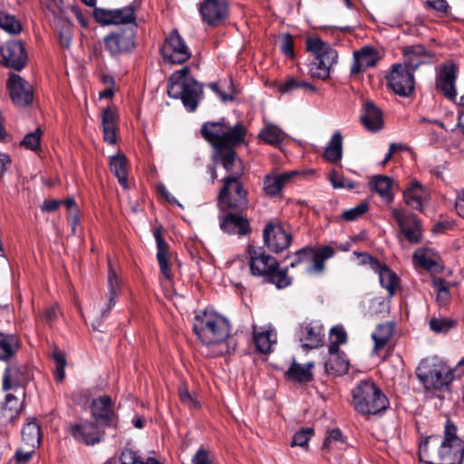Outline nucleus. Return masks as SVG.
Here are the masks:
<instances>
[{
    "instance_id": "nucleus-57",
    "label": "nucleus",
    "mask_w": 464,
    "mask_h": 464,
    "mask_svg": "<svg viewBox=\"0 0 464 464\" xmlns=\"http://www.w3.org/2000/svg\"><path fill=\"white\" fill-rule=\"evenodd\" d=\"M179 400L182 403L189 407L190 409H198L199 407V403L198 401L189 393L187 386L185 384L179 386Z\"/></svg>"
},
{
    "instance_id": "nucleus-26",
    "label": "nucleus",
    "mask_w": 464,
    "mask_h": 464,
    "mask_svg": "<svg viewBox=\"0 0 464 464\" xmlns=\"http://www.w3.org/2000/svg\"><path fill=\"white\" fill-rule=\"evenodd\" d=\"M361 122L370 131L381 130L382 127V111L372 102H366L361 116Z\"/></svg>"
},
{
    "instance_id": "nucleus-6",
    "label": "nucleus",
    "mask_w": 464,
    "mask_h": 464,
    "mask_svg": "<svg viewBox=\"0 0 464 464\" xmlns=\"http://www.w3.org/2000/svg\"><path fill=\"white\" fill-rule=\"evenodd\" d=\"M306 48L314 55L309 65L311 76L326 80L330 75L332 66L337 62V52L320 38L308 39Z\"/></svg>"
},
{
    "instance_id": "nucleus-32",
    "label": "nucleus",
    "mask_w": 464,
    "mask_h": 464,
    "mask_svg": "<svg viewBox=\"0 0 464 464\" xmlns=\"http://www.w3.org/2000/svg\"><path fill=\"white\" fill-rule=\"evenodd\" d=\"M108 303L106 308L101 312L102 318L107 317L111 309L115 305L116 299L121 293V285L117 277L116 272L112 269L111 263L109 262V272H108Z\"/></svg>"
},
{
    "instance_id": "nucleus-61",
    "label": "nucleus",
    "mask_w": 464,
    "mask_h": 464,
    "mask_svg": "<svg viewBox=\"0 0 464 464\" xmlns=\"http://www.w3.org/2000/svg\"><path fill=\"white\" fill-rule=\"evenodd\" d=\"M413 257L417 260L418 264L425 269L430 270L436 266V262L433 259L418 251L414 253Z\"/></svg>"
},
{
    "instance_id": "nucleus-13",
    "label": "nucleus",
    "mask_w": 464,
    "mask_h": 464,
    "mask_svg": "<svg viewBox=\"0 0 464 464\" xmlns=\"http://www.w3.org/2000/svg\"><path fill=\"white\" fill-rule=\"evenodd\" d=\"M388 86L398 95L408 97L414 90V76L402 64H394L387 76Z\"/></svg>"
},
{
    "instance_id": "nucleus-23",
    "label": "nucleus",
    "mask_w": 464,
    "mask_h": 464,
    "mask_svg": "<svg viewBox=\"0 0 464 464\" xmlns=\"http://www.w3.org/2000/svg\"><path fill=\"white\" fill-rule=\"evenodd\" d=\"M223 231L228 234L245 236L251 230L249 221L239 214L230 213L224 217L220 223Z\"/></svg>"
},
{
    "instance_id": "nucleus-3",
    "label": "nucleus",
    "mask_w": 464,
    "mask_h": 464,
    "mask_svg": "<svg viewBox=\"0 0 464 464\" xmlns=\"http://www.w3.org/2000/svg\"><path fill=\"white\" fill-rule=\"evenodd\" d=\"M193 330L198 339L215 350L214 356L228 353L231 326L228 320L214 311H204L194 318Z\"/></svg>"
},
{
    "instance_id": "nucleus-48",
    "label": "nucleus",
    "mask_w": 464,
    "mask_h": 464,
    "mask_svg": "<svg viewBox=\"0 0 464 464\" xmlns=\"http://www.w3.org/2000/svg\"><path fill=\"white\" fill-rule=\"evenodd\" d=\"M208 86L224 102L233 101L235 99V92L231 86V82L228 83L211 82Z\"/></svg>"
},
{
    "instance_id": "nucleus-5",
    "label": "nucleus",
    "mask_w": 464,
    "mask_h": 464,
    "mask_svg": "<svg viewBox=\"0 0 464 464\" xmlns=\"http://www.w3.org/2000/svg\"><path fill=\"white\" fill-rule=\"evenodd\" d=\"M352 404L362 415H377L390 405L388 397L372 380L361 381L352 391Z\"/></svg>"
},
{
    "instance_id": "nucleus-47",
    "label": "nucleus",
    "mask_w": 464,
    "mask_h": 464,
    "mask_svg": "<svg viewBox=\"0 0 464 464\" xmlns=\"http://www.w3.org/2000/svg\"><path fill=\"white\" fill-rule=\"evenodd\" d=\"M429 325L437 334H446L456 326V321L445 317H433L429 321Z\"/></svg>"
},
{
    "instance_id": "nucleus-16",
    "label": "nucleus",
    "mask_w": 464,
    "mask_h": 464,
    "mask_svg": "<svg viewBox=\"0 0 464 464\" xmlns=\"http://www.w3.org/2000/svg\"><path fill=\"white\" fill-rule=\"evenodd\" d=\"M92 415L97 424L117 428L118 417L113 411V401L110 396L103 395L92 401Z\"/></svg>"
},
{
    "instance_id": "nucleus-8",
    "label": "nucleus",
    "mask_w": 464,
    "mask_h": 464,
    "mask_svg": "<svg viewBox=\"0 0 464 464\" xmlns=\"http://www.w3.org/2000/svg\"><path fill=\"white\" fill-rule=\"evenodd\" d=\"M169 97L180 99L184 107L190 112L196 111L203 96L202 85L195 79L184 80L183 82L168 84Z\"/></svg>"
},
{
    "instance_id": "nucleus-14",
    "label": "nucleus",
    "mask_w": 464,
    "mask_h": 464,
    "mask_svg": "<svg viewBox=\"0 0 464 464\" xmlns=\"http://www.w3.org/2000/svg\"><path fill=\"white\" fill-rule=\"evenodd\" d=\"M12 102L19 107L30 105L34 100L33 86L16 73H10L6 82Z\"/></svg>"
},
{
    "instance_id": "nucleus-18",
    "label": "nucleus",
    "mask_w": 464,
    "mask_h": 464,
    "mask_svg": "<svg viewBox=\"0 0 464 464\" xmlns=\"http://www.w3.org/2000/svg\"><path fill=\"white\" fill-rule=\"evenodd\" d=\"M458 66L454 63H443L440 66L436 81L437 89L449 100L454 101L457 97L455 82Z\"/></svg>"
},
{
    "instance_id": "nucleus-1",
    "label": "nucleus",
    "mask_w": 464,
    "mask_h": 464,
    "mask_svg": "<svg viewBox=\"0 0 464 464\" xmlns=\"http://www.w3.org/2000/svg\"><path fill=\"white\" fill-rule=\"evenodd\" d=\"M200 133L213 147L216 161L220 162L227 173L218 195V205L222 208L243 212L248 207V192L241 181L245 167L235 149L246 140V126L241 121L230 126L225 118H221L218 121L203 123Z\"/></svg>"
},
{
    "instance_id": "nucleus-25",
    "label": "nucleus",
    "mask_w": 464,
    "mask_h": 464,
    "mask_svg": "<svg viewBox=\"0 0 464 464\" xmlns=\"http://www.w3.org/2000/svg\"><path fill=\"white\" fill-rule=\"evenodd\" d=\"M154 237L157 243V259L160 273L168 281L171 282L173 276L169 266V245L163 239L160 228L154 231Z\"/></svg>"
},
{
    "instance_id": "nucleus-44",
    "label": "nucleus",
    "mask_w": 464,
    "mask_h": 464,
    "mask_svg": "<svg viewBox=\"0 0 464 464\" xmlns=\"http://www.w3.org/2000/svg\"><path fill=\"white\" fill-rule=\"evenodd\" d=\"M0 28L12 35H17L23 31L20 21L14 15L2 10H0Z\"/></svg>"
},
{
    "instance_id": "nucleus-36",
    "label": "nucleus",
    "mask_w": 464,
    "mask_h": 464,
    "mask_svg": "<svg viewBox=\"0 0 464 464\" xmlns=\"http://www.w3.org/2000/svg\"><path fill=\"white\" fill-rule=\"evenodd\" d=\"M116 113L111 108L103 111L102 118L103 140L110 144L116 142Z\"/></svg>"
},
{
    "instance_id": "nucleus-39",
    "label": "nucleus",
    "mask_w": 464,
    "mask_h": 464,
    "mask_svg": "<svg viewBox=\"0 0 464 464\" xmlns=\"http://www.w3.org/2000/svg\"><path fill=\"white\" fill-rule=\"evenodd\" d=\"M40 426L35 420L28 421L22 430V440L25 447L35 449L41 442Z\"/></svg>"
},
{
    "instance_id": "nucleus-56",
    "label": "nucleus",
    "mask_w": 464,
    "mask_h": 464,
    "mask_svg": "<svg viewBox=\"0 0 464 464\" xmlns=\"http://www.w3.org/2000/svg\"><path fill=\"white\" fill-rule=\"evenodd\" d=\"M93 16L95 20L102 24H115L113 10L95 8Z\"/></svg>"
},
{
    "instance_id": "nucleus-60",
    "label": "nucleus",
    "mask_w": 464,
    "mask_h": 464,
    "mask_svg": "<svg viewBox=\"0 0 464 464\" xmlns=\"http://www.w3.org/2000/svg\"><path fill=\"white\" fill-rule=\"evenodd\" d=\"M192 464H213V456L208 450L200 448L192 458Z\"/></svg>"
},
{
    "instance_id": "nucleus-37",
    "label": "nucleus",
    "mask_w": 464,
    "mask_h": 464,
    "mask_svg": "<svg viewBox=\"0 0 464 464\" xmlns=\"http://www.w3.org/2000/svg\"><path fill=\"white\" fill-rule=\"evenodd\" d=\"M127 167V159L123 154H117L115 156H112L110 160L111 171L118 179L119 183L125 189L129 188Z\"/></svg>"
},
{
    "instance_id": "nucleus-59",
    "label": "nucleus",
    "mask_w": 464,
    "mask_h": 464,
    "mask_svg": "<svg viewBox=\"0 0 464 464\" xmlns=\"http://www.w3.org/2000/svg\"><path fill=\"white\" fill-rule=\"evenodd\" d=\"M280 49L287 57L294 56V41L290 34H285L281 36Z\"/></svg>"
},
{
    "instance_id": "nucleus-31",
    "label": "nucleus",
    "mask_w": 464,
    "mask_h": 464,
    "mask_svg": "<svg viewBox=\"0 0 464 464\" xmlns=\"http://www.w3.org/2000/svg\"><path fill=\"white\" fill-rule=\"evenodd\" d=\"M329 359L324 363L325 372L328 374L343 375L349 370V362L343 353L339 351H329Z\"/></svg>"
},
{
    "instance_id": "nucleus-33",
    "label": "nucleus",
    "mask_w": 464,
    "mask_h": 464,
    "mask_svg": "<svg viewBox=\"0 0 464 464\" xmlns=\"http://www.w3.org/2000/svg\"><path fill=\"white\" fill-rule=\"evenodd\" d=\"M314 366V363L312 362L305 364H300L296 362H293L286 372V375L288 379L295 382L307 383L313 380L312 369Z\"/></svg>"
},
{
    "instance_id": "nucleus-55",
    "label": "nucleus",
    "mask_w": 464,
    "mask_h": 464,
    "mask_svg": "<svg viewBox=\"0 0 464 464\" xmlns=\"http://www.w3.org/2000/svg\"><path fill=\"white\" fill-rule=\"evenodd\" d=\"M368 210V204L362 202L354 208L343 212L342 218L347 221H353L362 217Z\"/></svg>"
},
{
    "instance_id": "nucleus-29",
    "label": "nucleus",
    "mask_w": 464,
    "mask_h": 464,
    "mask_svg": "<svg viewBox=\"0 0 464 464\" xmlns=\"http://www.w3.org/2000/svg\"><path fill=\"white\" fill-rule=\"evenodd\" d=\"M428 54L422 45L406 47L404 50V63L402 64L413 73L420 65L426 63Z\"/></svg>"
},
{
    "instance_id": "nucleus-46",
    "label": "nucleus",
    "mask_w": 464,
    "mask_h": 464,
    "mask_svg": "<svg viewBox=\"0 0 464 464\" xmlns=\"http://www.w3.org/2000/svg\"><path fill=\"white\" fill-rule=\"evenodd\" d=\"M276 334L272 331L259 333L254 335V342L256 349L262 353H268L271 351L276 339H272Z\"/></svg>"
},
{
    "instance_id": "nucleus-42",
    "label": "nucleus",
    "mask_w": 464,
    "mask_h": 464,
    "mask_svg": "<svg viewBox=\"0 0 464 464\" xmlns=\"http://www.w3.org/2000/svg\"><path fill=\"white\" fill-rule=\"evenodd\" d=\"M258 137L266 143L278 147L286 138V134L276 125L268 124L260 131Z\"/></svg>"
},
{
    "instance_id": "nucleus-38",
    "label": "nucleus",
    "mask_w": 464,
    "mask_h": 464,
    "mask_svg": "<svg viewBox=\"0 0 464 464\" xmlns=\"http://www.w3.org/2000/svg\"><path fill=\"white\" fill-rule=\"evenodd\" d=\"M380 277V283L383 288L388 291L389 297H392L399 286V278L385 264H382L380 268L375 270Z\"/></svg>"
},
{
    "instance_id": "nucleus-64",
    "label": "nucleus",
    "mask_w": 464,
    "mask_h": 464,
    "mask_svg": "<svg viewBox=\"0 0 464 464\" xmlns=\"http://www.w3.org/2000/svg\"><path fill=\"white\" fill-rule=\"evenodd\" d=\"M426 5L429 7L441 13H447L449 9V5L446 0H428Z\"/></svg>"
},
{
    "instance_id": "nucleus-54",
    "label": "nucleus",
    "mask_w": 464,
    "mask_h": 464,
    "mask_svg": "<svg viewBox=\"0 0 464 464\" xmlns=\"http://www.w3.org/2000/svg\"><path fill=\"white\" fill-rule=\"evenodd\" d=\"M329 179L334 188L353 189L355 188V184L353 182L345 179L335 170L331 171L329 174Z\"/></svg>"
},
{
    "instance_id": "nucleus-35",
    "label": "nucleus",
    "mask_w": 464,
    "mask_h": 464,
    "mask_svg": "<svg viewBox=\"0 0 464 464\" xmlns=\"http://www.w3.org/2000/svg\"><path fill=\"white\" fill-rule=\"evenodd\" d=\"M25 377L17 365H9L6 367L4 377H3V388L4 390L22 389L24 382Z\"/></svg>"
},
{
    "instance_id": "nucleus-20",
    "label": "nucleus",
    "mask_w": 464,
    "mask_h": 464,
    "mask_svg": "<svg viewBox=\"0 0 464 464\" xmlns=\"http://www.w3.org/2000/svg\"><path fill=\"white\" fill-rule=\"evenodd\" d=\"M71 435L78 441L87 446H93L102 440V434L97 423L85 421L81 424H73L70 427Z\"/></svg>"
},
{
    "instance_id": "nucleus-30",
    "label": "nucleus",
    "mask_w": 464,
    "mask_h": 464,
    "mask_svg": "<svg viewBox=\"0 0 464 464\" xmlns=\"http://www.w3.org/2000/svg\"><path fill=\"white\" fill-rule=\"evenodd\" d=\"M20 347V341L16 334L0 332V361L12 360Z\"/></svg>"
},
{
    "instance_id": "nucleus-58",
    "label": "nucleus",
    "mask_w": 464,
    "mask_h": 464,
    "mask_svg": "<svg viewBox=\"0 0 464 464\" xmlns=\"http://www.w3.org/2000/svg\"><path fill=\"white\" fill-rule=\"evenodd\" d=\"M354 256L358 257L360 265H368L373 271L380 268V266L382 265L377 258L370 254L354 252Z\"/></svg>"
},
{
    "instance_id": "nucleus-51",
    "label": "nucleus",
    "mask_w": 464,
    "mask_h": 464,
    "mask_svg": "<svg viewBox=\"0 0 464 464\" xmlns=\"http://www.w3.org/2000/svg\"><path fill=\"white\" fill-rule=\"evenodd\" d=\"M53 359L55 362L54 378L56 382H62L65 378L64 367L66 366L65 355L55 349L53 353Z\"/></svg>"
},
{
    "instance_id": "nucleus-22",
    "label": "nucleus",
    "mask_w": 464,
    "mask_h": 464,
    "mask_svg": "<svg viewBox=\"0 0 464 464\" xmlns=\"http://www.w3.org/2000/svg\"><path fill=\"white\" fill-rule=\"evenodd\" d=\"M428 189L418 180H412L403 192L404 202L411 208L422 211L423 205L429 200Z\"/></svg>"
},
{
    "instance_id": "nucleus-7",
    "label": "nucleus",
    "mask_w": 464,
    "mask_h": 464,
    "mask_svg": "<svg viewBox=\"0 0 464 464\" xmlns=\"http://www.w3.org/2000/svg\"><path fill=\"white\" fill-rule=\"evenodd\" d=\"M334 253V249L330 246L317 248L304 247L295 252L296 259L291 263L290 267L304 265L306 273L322 274L324 270V261L332 257Z\"/></svg>"
},
{
    "instance_id": "nucleus-21",
    "label": "nucleus",
    "mask_w": 464,
    "mask_h": 464,
    "mask_svg": "<svg viewBox=\"0 0 464 464\" xmlns=\"http://www.w3.org/2000/svg\"><path fill=\"white\" fill-rule=\"evenodd\" d=\"M379 60L378 52L372 46H364L353 53L351 74L356 75L367 68L376 65Z\"/></svg>"
},
{
    "instance_id": "nucleus-50",
    "label": "nucleus",
    "mask_w": 464,
    "mask_h": 464,
    "mask_svg": "<svg viewBox=\"0 0 464 464\" xmlns=\"http://www.w3.org/2000/svg\"><path fill=\"white\" fill-rule=\"evenodd\" d=\"M42 136L43 130L40 128H37L34 131L27 133L20 144L27 150L36 151L40 149Z\"/></svg>"
},
{
    "instance_id": "nucleus-43",
    "label": "nucleus",
    "mask_w": 464,
    "mask_h": 464,
    "mask_svg": "<svg viewBox=\"0 0 464 464\" xmlns=\"http://www.w3.org/2000/svg\"><path fill=\"white\" fill-rule=\"evenodd\" d=\"M138 7L139 3L133 1L131 4L123 8L114 9L113 14L115 24H133L136 25L135 12Z\"/></svg>"
},
{
    "instance_id": "nucleus-49",
    "label": "nucleus",
    "mask_w": 464,
    "mask_h": 464,
    "mask_svg": "<svg viewBox=\"0 0 464 464\" xmlns=\"http://www.w3.org/2000/svg\"><path fill=\"white\" fill-rule=\"evenodd\" d=\"M343 444V434L339 429H334L328 431V435L325 437L323 450L332 451L335 449H339Z\"/></svg>"
},
{
    "instance_id": "nucleus-19",
    "label": "nucleus",
    "mask_w": 464,
    "mask_h": 464,
    "mask_svg": "<svg viewBox=\"0 0 464 464\" xmlns=\"http://www.w3.org/2000/svg\"><path fill=\"white\" fill-rule=\"evenodd\" d=\"M135 34L132 30L114 33L104 38L105 47L111 55L128 53L135 46Z\"/></svg>"
},
{
    "instance_id": "nucleus-63",
    "label": "nucleus",
    "mask_w": 464,
    "mask_h": 464,
    "mask_svg": "<svg viewBox=\"0 0 464 464\" xmlns=\"http://www.w3.org/2000/svg\"><path fill=\"white\" fill-rule=\"evenodd\" d=\"M34 449L27 447V450L19 449L15 453V459L17 463H26L32 458Z\"/></svg>"
},
{
    "instance_id": "nucleus-12",
    "label": "nucleus",
    "mask_w": 464,
    "mask_h": 464,
    "mask_svg": "<svg viewBox=\"0 0 464 464\" xmlns=\"http://www.w3.org/2000/svg\"><path fill=\"white\" fill-rule=\"evenodd\" d=\"M416 375L427 390H443L453 380L451 372H449V371L428 364L419 366Z\"/></svg>"
},
{
    "instance_id": "nucleus-62",
    "label": "nucleus",
    "mask_w": 464,
    "mask_h": 464,
    "mask_svg": "<svg viewBox=\"0 0 464 464\" xmlns=\"http://www.w3.org/2000/svg\"><path fill=\"white\" fill-rule=\"evenodd\" d=\"M188 72L189 69L188 67L181 68L170 76L169 84L183 82L184 80H191L192 78L188 77Z\"/></svg>"
},
{
    "instance_id": "nucleus-11",
    "label": "nucleus",
    "mask_w": 464,
    "mask_h": 464,
    "mask_svg": "<svg viewBox=\"0 0 464 464\" xmlns=\"http://www.w3.org/2000/svg\"><path fill=\"white\" fill-rule=\"evenodd\" d=\"M28 62V54L22 40H9L0 47V63L15 71L23 70Z\"/></svg>"
},
{
    "instance_id": "nucleus-15",
    "label": "nucleus",
    "mask_w": 464,
    "mask_h": 464,
    "mask_svg": "<svg viewBox=\"0 0 464 464\" xmlns=\"http://www.w3.org/2000/svg\"><path fill=\"white\" fill-rule=\"evenodd\" d=\"M199 12L205 23L210 26H218L228 17V0H204L200 3Z\"/></svg>"
},
{
    "instance_id": "nucleus-53",
    "label": "nucleus",
    "mask_w": 464,
    "mask_h": 464,
    "mask_svg": "<svg viewBox=\"0 0 464 464\" xmlns=\"http://www.w3.org/2000/svg\"><path fill=\"white\" fill-rule=\"evenodd\" d=\"M314 434V429L312 428H304L300 430L299 431L295 432L293 440L291 442V445L293 447L295 446H300L302 448H307L308 441L311 439V437Z\"/></svg>"
},
{
    "instance_id": "nucleus-2",
    "label": "nucleus",
    "mask_w": 464,
    "mask_h": 464,
    "mask_svg": "<svg viewBox=\"0 0 464 464\" xmlns=\"http://www.w3.org/2000/svg\"><path fill=\"white\" fill-rule=\"evenodd\" d=\"M464 440L458 435V427L447 419L443 437L431 435L419 447V459L423 464H461Z\"/></svg>"
},
{
    "instance_id": "nucleus-24",
    "label": "nucleus",
    "mask_w": 464,
    "mask_h": 464,
    "mask_svg": "<svg viewBox=\"0 0 464 464\" xmlns=\"http://www.w3.org/2000/svg\"><path fill=\"white\" fill-rule=\"evenodd\" d=\"M299 340L306 349H314L322 345L324 333L322 328L312 324H303L299 327Z\"/></svg>"
},
{
    "instance_id": "nucleus-9",
    "label": "nucleus",
    "mask_w": 464,
    "mask_h": 464,
    "mask_svg": "<svg viewBox=\"0 0 464 464\" xmlns=\"http://www.w3.org/2000/svg\"><path fill=\"white\" fill-rule=\"evenodd\" d=\"M263 238L266 247L271 252L278 254L290 246L293 233L289 226L280 221H270L263 230Z\"/></svg>"
},
{
    "instance_id": "nucleus-28",
    "label": "nucleus",
    "mask_w": 464,
    "mask_h": 464,
    "mask_svg": "<svg viewBox=\"0 0 464 464\" xmlns=\"http://www.w3.org/2000/svg\"><path fill=\"white\" fill-rule=\"evenodd\" d=\"M297 171H288L278 175H267L264 179V190L266 195L274 197L281 192L283 188L295 177Z\"/></svg>"
},
{
    "instance_id": "nucleus-52",
    "label": "nucleus",
    "mask_w": 464,
    "mask_h": 464,
    "mask_svg": "<svg viewBox=\"0 0 464 464\" xmlns=\"http://www.w3.org/2000/svg\"><path fill=\"white\" fill-rule=\"evenodd\" d=\"M331 343L329 351H339V345L346 343L347 335L345 331L341 326H334L330 332Z\"/></svg>"
},
{
    "instance_id": "nucleus-40",
    "label": "nucleus",
    "mask_w": 464,
    "mask_h": 464,
    "mask_svg": "<svg viewBox=\"0 0 464 464\" xmlns=\"http://www.w3.org/2000/svg\"><path fill=\"white\" fill-rule=\"evenodd\" d=\"M343 156V136L341 132L336 131L331 138L326 146L324 158L330 162L336 163L341 160Z\"/></svg>"
},
{
    "instance_id": "nucleus-4",
    "label": "nucleus",
    "mask_w": 464,
    "mask_h": 464,
    "mask_svg": "<svg viewBox=\"0 0 464 464\" xmlns=\"http://www.w3.org/2000/svg\"><path fill=\"white\" fill-rule=\"evenodd\" d=\"M249 268L253 276L263 277L264 281L275 285L278 289L289 286L292 283L287 268H280L276 257L267 254L262 247L248 246Z\"/></svg>"
},
{
    "instance_id": "nucleus-41",
    "label": "nucleus",
    "mask_w": 464,
    "mask_h": 464,
    "mask_svg": "<svg viewBox=\"0 0 464 464\" xmlns=\"http://www.w3.org/2000/svg\"><path fill=\"white\" fill-rule=\"evenodd\" d=\"M302 89L304 92H315L316 88L311 83L294 77H288L278 85V92L282 94L292 93Z\"/></svg>"
},
{
    "instance_id": "nucleus-17",
    "label": "nucleus",
    "mask_w": 464,
    "mask_h": 464,
    "mask_svg": "<svg viewBox=\"0 0 464 464\" xmlns=\"http://www.w3.org/2000/svg\"><path fill=\"white\" fill-rule=\"evenodd\" d=\"M392 214L404 238L411 244L419 243L421 239V228L417 217L413 214H405L399 209H392Z\"/></svg>"
},
{
    "instance_id": "nucleus-27",
    "label": "nucleus",
    "mask_w": 464,
    "mask_h": 464,
    "mask_svg": "<svg viewBox=\"0 0 464 464\" xmlns=\"http://www.w3.org/2000/svg\"><path fill=\"white\" fill-rule=\"evenodd\" d=\"M394 324L392 322H386L377 325L375 331L372 334V338L374 341L373 353L382 355V352L387 346L393 335Z\"/></svg>"
},
{
    "instance_id": "nucleus-45",
    "label": "nucleus",
    "mask_w": 464,
    "mask_h": 464,
    "mask_svg": "<svg viewBox=\"0 0 464 464\" xmlns=\"http://www.w3.org/2000/svg\"><path fill=\"white\" fill-rule=\"evenodd\" d=\"M120 460L121 464H163L152 457L143 459L131 449H124L120 456Z\"/></svg>"
},
{
    "instance_id": "nucleus-10",
    "label": "nucleus",
    "mask_w": 464,
    "mask_h": 464,
    "mask_svg": "<svg viewBox=\"0 0 464 464\" xmlns=\"http://www.w3.org/2000/svg\"><path fill=\"white\" fill-rule=\"evenodd\" d=\"M160 53L164 61L173 64H181L191 57L190 49L178 29H173L166 37Z\"/></svg>"
},
{
    "instance_id": "nucleus-34",
    "label": "nucleus",
    "mask_w": 464,
    "mask_h": 464,
    "mask_svg": "<svg viewBox=\"0 0 464 464\" xmlns=\"http://www.w3.org/2000/svg\"><path fill=\"white\" fill-rule=\"evenodd\" d=\"M392 179L387 176H375L370 180V188L378 193L383 201L391 203L393 200L392 193Z\"/></svg>"
}]
</instances>
